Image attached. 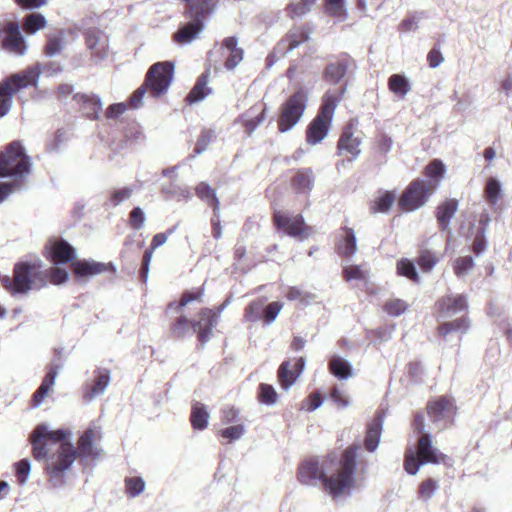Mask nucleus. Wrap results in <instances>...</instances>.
Segmentation results:
<instances>
[{
    "label": "nucleus",
    "mask_w": 512,
    "mask_h": 512,
    "mask_svg": "<svg viewBox=\"0 0 512 512\" xmlns=\"http://www.w3.org/2000/svg\"><path fill=\"white\" fill-rule=\"evenodd\" d=\"M111 381V372L106 368H97L94 379L86 381L82 387V396L85 402H91L105 393Z\"/></svg>",
    "instance_id": "nucleus-12"
},
{
    "label": "nucleus",
    "mask_w": 512,
    "mask_h": 512,
    "mask_svg": "<svg viewBox=\"0 0 512 512\" xmlns=\"http://www.w3.org/2000/svg\"><path fill=\"white\" fill-rule=\"evenodd\" d=\"M361 143H362V138L354 135V133L352 131V126H347L343 130V132L339 138L338 144H337L338 154L339 155L348 154V155H350L349 160L353 161V160L357 159V157L361 153V149H360Z\"/></svg>",
    "instance_id": "nucleus-19"
},
{
    "label": "nucleus",
    "mask_w": 512,
    "mask_h": 512,
    "mask_svg": "<svg viewBox=\"0 0 512 512\" xmlns=\"http://www.w3.org/2000/svg\"><path fill=\"white\" fill-rule=\"evenodd\" d=\"M438 308L444 315H455L467 308V300L464 295H449L437 302Z\"/></svg>",
    "instance_id": "nucleus-27"
},
{
    "label": "nucleus",
    "mask_w": 512,
    "mask_h": 512,
    "mask_svg": "<svg viewBox=\"0 0 512 512\" xmlns=\"http://www.w3.org/2000/svg\"><path fill=\"white\" fill-rule=\"evenodd\" d=\"M195 193L201 200L207 202L213 208V213L218 216L220 202L216 196L215 189L206 182H201L196 186Z\"/></svg>",
    "instance_id": "nucleus-35"
},
{
    "label": "nucleus",
    "mask_w": 512,
    "mask_h": 512,
    "mask_svg": "<svg viewBox=\"0 0 512 512\" xmlns=\"http://www.w3.org/2000/svg\"><path fill=\"white\" fill-rule=\"evenodd\" d=\"M474 267V260L471 256H464L456 259L454 272L458 277L466 276Z\"/></svg>",
    "instance_id": "nucleus-50"
},
{
    "label": "nucleus",
    "mask_w": 512,
    "mask_h": 512,
    "mask_svg": "<svg viewBox=\"0 0 512 512\" xmlns=\"http://www.w3.org/2000/svg\"><path fill=\"white\" fill-rule=\"evenodd\" d=\"M395 201V195L392 192H385L380 195L374 202L373 212H387Z\"/></svg>",
    "instance_id": "nucleus-49"
},
{
    "label": "nucleus",
    "mask_w": 512,
    "mask_h": 512,
    "mask_svg": "<svg viewBox=\"0 0 512 512\" xmlns=\"http://www.w3.org/2000/svg\"><path fill=\"white\" fill-rule=\"evenodd\" d=\"M174 65L172 62H158L153 64L146 75V80L130 97L129 105L133 109L143 106V98L147 88L154 97L165 93L173 78Z\"/></svg>",
    "instance_id": "nucleus-5"
},
{
    "label": "nucleus",
    "mask_w": 512,
    "mask_h": 512,
    "mask_svg": "<svg viewBox=\"0 0 512 512\" xmlns=\"http://www.w3.org/2000/svg\"><path fill=\"white\" fill-rule=\"evenodd\" d=\"M457 210L458 201L456 199H448L437 207L436 219L442 231L448 230L450 220L454 217Z\"/></svg>",
    "instance_id": "nucleus-28"
},
{
    "label": "nucleus",
    "mask_w": 512,
    "mask_h": 512,
    "mask_svg": "<svg viewBox=\"0 0 512 512\" xmlns=\"http://www.w3.org/2000/svg\"><path fill=\"white\" fill-rule=\"evenodd\" d=\"M208 73L201 74L192 90L187 95V102L193 104L202 101L206 96L211 93V89L208 87Z\"/></svg>",
    "instance_id": "nucleus-33"
},
{
    "label": "nucleus",
    "mask_w": 512,
    "mask_h": 512,
    "mask_svg": "<svg viewBox=\"0 0 512 512\" xmlns=\"http://www.w3.org/2000/svg\"><path fill=\"white\" fill-rule=\"evenodd\" d=\"M314 184L311 169L299 170L293 178L292 185L298 193H308Z\"/></svg>",
    "instance_id": "nucleus-38"
},
{
    "label": "nucleus",
    "mask_w": 512,
    "mask_h": 512,
    "mask_svg": "<svg viewBox=\"0 0 512 512\" xmlns=\"http://www.w3.org/2000/svg\"><path fill=\"white\" fill-rule=\"evenodd\" d=\"M61 369H62V364H52L49 367V370L46 373V375L43 378L41 383L51 389L52 386L54 385L56 377Z\"/></svg>",
    "instance_id": "nucleus-63"
},
{
    "label": "nucleus",
    "mask_w": 512,
    "mask_h": 512,
    "mask_svg": "<svg viewBox=\"0 0 512 512\" xmlns=\"http://www.w3.org/2000/svg\"><path fill=\"white\" fill-rule=\"evenodd\" d=\"M283 308V304L281 302L275 301L269 303L266 307L264 306L263 310V320L266 325H271L279 315Z\"/></svg>",
    "instance_id": "nucleus-51"
},
{
    "label": "nucleus",
    "mask_w": 512,
    "mask_h": 512,
    "mask_svg": "<svg viewBox=\"0 0 512 512\" xmlns=\"http://www.w3.org/2000/svg\"><path fill=\"white\" fill-rule=\"evenodd\" d=\"M61 369H62V364H52L49 367V370L46 373V375L43 378L41 383L51 389L52 386L54 385L56 377Z\"/></svg>",
    "instance_id": "nucleus-64"
},
{
    "label": "nucleus",
    "mask_w": 512,
    "mask_h": 512,
    "mask_svg": "<svg viewBox=\"0 0 512 512\" xmlns=\"http://www.w3.org/2000/svg\"><path fill=\"white\" fill-rule=\"evenodd\" d=\"M62 71V66L57 62H49L46 64L37 63L32 67H28L27 69L16 73L20 76L21 82L26 84V88L30 86H36L39 80L40 75H44L46 77H53L59 74Z\"/></svg>",
    "instance_id": "nucleus-13"
},
{
    "label": "nucleus",
    "mask_w": 512,
    "mask_h": 512,
    "mask_svg": "<svg viewBox=\"0 0 512 512\" xmlns=\"http://www.w3.org/2000/svg\"><path fill=\"white\" fill-rule=\"evenodd\" d=\"M346 90L347 85H343L339 89H330L324 94L320 110L306 130L308 144L316 145L328 135L335 109L343 99Z\"/></svg>",
    "instance_id": "nucleus-4"
},
{
    "label": "nucleus",
    "mask_w": 512,
    "mask_h": 512,
    "mask_svg": "<svg viewBox=\"0 0 512 512\" xmlns=\"http://www.w3.org/2000/svg\"><path fill=\"white\" fill-rule=\"evenodd\" d=\"M129 222L130 225L136 230H140L143 228L145 223V214L140 207H135L131 211Z\"/></svg>",
    "instance_id": "nucleus-61"
},
{
    "label": "nucleus",
    "mask_w": 512,
    "mask_h": 512,
    "mask_svg": "<svg viewBox=\"0 0 512 512\" xmlns=\"http://www.w3.org/2000/svg\"><path fill=\"white\" fill-rule=\"evenodd\" d=\"M329 371L339 380H346L353 375L352 365L340 356H333L330 359Z\"/></svg>",
    "instance_id": "nucleus-34"
},
{
    "label": "nucleus",
    "mask_w": 512,
    "mask_h": 512,
    "mask_svg": "<svg viewBox=\"0 0 512 512\" xmlns=\"http://www.w3.org/2000/svg\"><path fill=\"white\" fill-rule=\"evenodd\" d=\"M134 192L132 187H123L116 189L111 193L110 203L112 206L117 207L126 200H128Z\"/></svg>",
    "instance_id": "nucleus-55"
},
{
    "label": "nucleus",
    "mask_w": 512,
    "mask_h": 512,
    "mask_svg": "<svg viewBox=\"0 0 512 512\" xmlns=\"http://www.w3.org/2000/svg\"><path fill=\"white\" fill-rule=\"evenodd\" d=\"M484 192L487 202L495 205L502 196L501 183L496 178L490 177L487 180Z\"/></svg>",
    "instance_id": "nucleus-42"
},
{
    "label": "nucleus",
    "mask_w": 512,
    "mask_h": 512,
    "mask_svg": "<svg viewBox=\"0 0 512 512\" xmlns=\"http://www.w3.org/2000/svg\"><path fill=\"white\" fill-rule=\"evenodd\" d=\"M1 284L12 295L26 294L32 289H41L46 285L40 262H20L14 267L12 278L4 276Z\"/></svg>",
    "instance_id": "nucleus-6"
},
{
    "label": "nucleus",
    "mask_w": 512,
    "mask_h": 512,
    "mask_svg": "<svg viewBox=\"0 0 512 512\" xmlns=\"http://www.w3.org/2000/svg\"><path fill=\"white\" fill-rule=\"evenodd\" d=\"M307 93L300 89L294 92L280 107L278 130L288 132L301 120L307 107Z\"/></svg>",
    "instance_id": "nucleus-8"
},
{
    "label": "nucleus",
    "mask_w": 512,
    "mask_h": 512,
    "mask_svg": "<svg viewBox=\"0 0 512 512\" xmlns=\"http://www.w3.org/2000/svg\"><path fill=\"white\" fill-rule=\"evenodd\" d=\"M48 258L54 264L71 262L75 258L74 248L63 239H53L46 246Z\"/></svg>",
    "instance_id": "nucleus-18"
},
{
    "label": "nucleus",
    "mask_w": 512,
    "mask_h": 512,
    "mask_svg": "<svg viewBox=\"0 0 512 512\" xmlns=\"http://www.w3.org/2000/svg\"><path fill=\"white\" fill-rule=\"evenodd\" d=\"M259 390V398L262 403L274 405L277 402V393L272 385L262 383Z\"/></svg>",
    "instance_id": "nucleus-53"
},
{
    "label": "nucleus",
    "mask_w": 512,
    "mask_h": 512,
    "mask_svg": "<svg viewBox=\"0 0 512 512\" xmlns=\"http://www.w3.org/2000/svg\"><path fill=\"white\" fill-rule=\"evenodd\" d=\"M125 489L129 497L139 496L145 489V481L141 477H128L125 479Z\"/></svg>",
    "instance_id": "nucleus-46"
},
{
    "label": "nucleus",
    "mask_w": 512,
    "mask_h": 512,
    "mask_svg": "<svg viewBox=\"0 0 512 512\" xmlns=\"http://www.w3.org/2000/svg\"><path fill=\"white\" fill-rule=\"evenodd\" d=\"M397 273L398 275L404 276L408 278L409 280L419 283L420 277L418 275V272L416 270V267L412 261L406 258H402L397 262Z\"/></svg>",
    "instance_id": "nucleus-41"
},
{
    "label": "nucleus",
    "mask_w": 512,
    "mask_h": 512,
    "mask_svg": "<svg viewBox=\"0 0 512 512\" xmlns=\"http://www.w3.org/2000/svg\"><path fill=\"white\" fill-rule=\"evenodd\" d=\"M383 421V415L379 413L368 426L365 436V448L369 452H374L379 445Z\"/></svg>",
    "instance_id": "nucleus-29"
},
{
    "label": "nucleus",
    "mask_w": 512,
    "mask_h": 512,
    "mask_svg": "<svg viewBox=\"0 0 512 512\" xmlns=\"http://www.w3.org/2000/svg\"><path fill=\"white\" fill-rule=\"evenodd\" d=\"M16 466V476L17 480L20 485L26 484L30 470H31V464L28 459H22L19 462L15 464Z\"/></svg>",
    "instance_id": "nucleus-57"
},
{
    "label": "nucleus",
    "mask_w": 512,
    "mask_h": 512,
    "mask_svg": "<svg viewBox=\"0 0 512 512\" xmlns=\"http://www.w3.org/2000/svg\"><path fill=\"white\" fill-rule=\"evenodd\" d=\"M70 432L65 429L50 430L46 424L38 425L32 432L30 439L33 448V456L37 460L49 458L47 441L67 442Z\"/></svg>",
    "instance_id": "nucleus-9"
},
{
    "label": "nucleus",
    "mask_w": 512,
    "mask_h": 512,
    "mask_svg": "<svg viewBox=\"0 0 512 512\" xmlns=\"http://www.w3.org/2000/svg\"><path fill=\"white\" fill-rule=\"evenodd\" d=\"M30 168V158L19 141H13L0 153V177L22 179L29 174Z\"/></svg>",
    "instance_id": "nucleus-7"
},
{
    "label": "nucleus",
    "mask_w": 512,
    "mask_h": 512,
    "mask_svg": "<svg viewBox=\"0 0 512 512\" xmlns=\"http://www.w3.org/2000/svg\"><path fill=\"white\" fill-rule=\"evenodd\" d=\"M4 47L16 55H24L27 46L17 23H9L7 35L4 40Z\"/></svg>",
    "instance_id": "nucleus-23"
},
{
    "label": "nucleus",
    "mask_w": 512,
    "mask_h": 512,
    "mask_svg": "<svg viewBox=\"0 0 512 512\" xmlns=\"http://www.w3.org/2000/svg\"><path fill=\"white\" fill-rule=\"evenodd\" d=\"M73 270L77 277H91L106 271V265L93 260H78L73 263Z\"/></svg>",
    "instance_id": "nucleus-31"
},
{
    "label": "nucleus",
    "mask_w": 512,
    "mask_h": 512,
    "mask_svg": "<svg viewBox=\"0 0 512 512\" xmlns=\"http://www.w3.org/2000/svg\"><path fill=\"white\" fill-rule=\"evenodd\" d=\"M190 419L194 429H205L208 425L209 419V412L207 406L202 403L195 402L192 406Z\"/></svg>",
    "instance_id": "nucleus-36"
},
{
    "label": "nucleus",
    "mask_w": 512,
    "mask_h": 512,
    "mask_svg": "<svg viewBox=\"0 0 512 512\" xmlns=\"http://www.w3.org/2000/svg\"><path fill=\"white\" fill-rule=\"evenodd\" d=\"M368 275V270L365 265H352L346 264L343 266V276L346 281L365 280Z\"/></svg>",
    "instance_id": "nucleus-43"
},
{
    "label": "nucleus",
    "mask_w": 512,
    "mask_h": 512,
    "mask_svg": "<svg viewBox=\"0 0 512 512\" xmlns=\"http://www.w3.org/2000/svg\"><path fill=\"white\" fill-rule=\"evenodd\" d=\"M21 81L19 75L13 74L0 82V117L6 115L11 109L13 95L26 88V84Z\"/></svg>",
    "instance_id": "nucleus-15"
},
{
    "label": "nucleus",
    "mask_w": 512,
    "mask_h": 512,
    "mask_svg": "<svg viewBox=\"0 0 512 512\" xmlns=\"http://www.w3.org/2000/svg\"><path fill=\"white\" fill-rule=\"evenodd\" d=\"M217 322V314L213 310L208 308L201 310L199 320L192 322V329L198 334L200 342L206 343L209 341Z\"/></svg>",
    "instance_id": "nucleus-17"
},
{
    "label": "nucleus",
    "mask_w": 512,
    "mask_h": 512,
    "mask_svg": "<svg viewBox=\"0 0 512 512\" xmlns=\"http://www.w3.org/2000/svg\"><path fill=\"white\" fill-rule=\"evenodd\" d=\"M454 410L452 399L445 396H440L427 404L428 416L439 431L446 428L452 421Z\"/></svg>",
    "instance_id": "nucleus-11"
},
{
    "label": "nucleus",
    "mask_w": 512,
    "mask_h": 512,
    "mask_svg": "<svg viewBox=\"0 0 512 512\" xmlns=\"http://www.w3.org/2000/svg\"><path fill=\"white\" fill-rule=\"evenodd\" d=\"M444 172L445 166L442 161L435 159L430 162L425 168V175L431 180L427 185L430 186L432 184L435 188L436 184H433L432 181H439L443 177Z\"/></svg>",
    "instance_id": "nucleus-45"
},
{
    "label": "nucleus",
    "mask_w": 512,
    "mask_h": 512,
    "mask_svg": "<svg viewBox=\"0 0 512 512\" xmlns=\"http://www.w3.org/2000/svg\"><path fill=\"white\" fill-rule=\"evenodd\" d=\"M265 117V109L257 106L251 107L241 116V119L243 120L246 128V132L249 136L265 120Z\"/></svg>",
    "instance_id": "nucleus-32"
},
{
    "label": "nucleus",
    "mask_w": 512,
    "mask_h": 512,
    "mask_svg": "<svg viewBox=\"0 0 512 512\" xmlns=\"http://www.w3.org/2000/svg\"><path fill=\"white\" fill-rule=\"evenodd\" d=\"M47 24L46 18L40 13L28 14L23 22V29L28 34H35Z\"/></svg>",
    "instance_id": "nucleus-40"
},
{
    "label": "nucleus",
    "mask_w": 512,
    "mask_h": 512,
    "mask_svg": "<svg viewBox=\"0 0 512 512\" xmlns=\"http://www.w3.org/2000/svg\"><path fill=\"white\" fill-rule=\"evenodd\" d=\"M274 220L277 227L284 229L291 237L305 238L309 234V227L305 225L301 215L288 216L281 212H275Z\"/></svg>",
    "instance_id": "nucleus-14"
},
{
    "label": "nucleus",
    "mask_w": 512,
    "mask_h": 512,
    "mask_svg": "<svg viewBox=\"0 0 512 512\" xmlns=\"http://www.w3.org/2000/svg\"><path fill=\"white\" fill-rule=\"evenodd\" d=\"M352 64V58L347 55L340 56L335 62H331L326 66L324 79L334 85L340 83Z\"/></svg>",
    "instance_id": "nucleus-20"
},
{
    "label": "nucleus",
    "mask_w": 512,
    "mask_h": 512,
    "mask_svg": "<svg viewBox=\"0 0 512 512\" xmlns=\"http://www.w3.org/2000/svg\"><path fill=\"white\" fill-rule=\"evenodd\" d=\"M414 428L420 434L421 438L418 440L417 451L408 449L405 453L404 468L410 475H415L419 468L428 463L439 464L445 462L447 456L440 453L437 448L433 447L431 435L424 431V417L422 414H417L414 419Z\"/></svg>",
    "instance_id": "nucleus-3"
},
{
    "label": "nucleus",
    "mask_w": 512,
    "mask_h": 512,
    "mask_svg": "<svg viewBox=\"0 0 512 512\" xmlns=\"http://www.w3.org/2000/svg\"><path fill=\"white\" fill-rule=\"evenodd\" d=\"M343 236L336 245L337 253L343 258H351L357 252L356 234L352 228L343 227Z\"/></svg>",
    "instance_id": "nucleus-26"
},
{
    "label": "nucleus",
    "mask_w": 512,
    "mask_h": 512,
    "mask_svg": "<svg viewBox=\"0 0 512 512\" xmlns=\"http://www.w3.org/2000/svg\"><path fill=\"white\" fill-rule=\"evenodd\" d=\"M438 257L430 250H421L417 263L424 272H429L437 264Z\"/></svg>",
    "instance_id": "nucleus-47"
},
{
    "label": "nucleus",
    "mask_w": 512,
    "mask_h": 512,
    "mask_svg": "<svg viewBox=\"0 0 512 512\" xmlns=\"http://www.w3.org/2000/svg\"><path fill=\"white\" fill-rule=\"evenodd\" d=\"M357 447H348L342 455L336 473L327 476L317 457L304 460L297 472L298 481L305 486L315 487L322 483L325 490L333 497L341 496L354 485L356 472Z\"/></svg>",
    "instance_id": "nucleus-1"
},
{
    "label": "nucleus",
    "mask_w": 512,
    "mask_h": 512,
    "mask_svg": "<svg viewBox=\"0 0 512 512\" xmlns=\"http://www.w3.org/2000/svg\"><path fill=\"white\" fill-rule=\"evenodd\" d=\"M78 102L82 103L83 111L90 119H98L103 108L101 99L96 95L76 94L74 96Z\"/></svg>",
    "instance_id": "nucleus-30"
},
{
    "label": "nucleus",
    "mask_w": 512,
    "mask_h": 512,
    "mask_svg": "<svg viewBox=\"0 0 512 512\" xmlns=\"http://www.w3.org/2000/svg\"><path fill=\"white\" fill-rule=\"evenodd\" d=\"M309 40V32L301 27H293L291 28L286 36L280 41L277 46V49L283 54H287L290 51L297 48L304 42Z\"/></svg>",
    "instance_id": "nucleus-24"
},
{
    "label": "nucleus",
    "mask_w": 512,
    "mask_h": 512,
    "mask_svg": "<svg viewBox=\"0 0 512 512\" xmlns=\"http://www.w3.org/2000/svg\"><path fill=\"white\" fill-rule=\"evenodd\" d=\"M215 138V131L211 129L203 130L201 135L199 136L194 153L199 155L207 150L208 146L211 144L213 139Z\"/></svg>",
    "instance_id": "nucleus-52"
},
{
    "label": "nucleus",
    "mask_w": 512,
    "mask_h": 512,
    "mask_svg": "<svg viewBox=\"0 0 512 512\" xmlns=\"http://www.w3.org/2000/svg\"><path fill=\"white\" fill-rule=\"evenodd\" d=\"M438 482L432 478L423 481L419 489V498L429 500L438 490Z\"/></svg>",
    "instance_id": "nucleus-56"
},
{
    "label": "nucleus",
    "mask_w": 512,
    "mask_h": 512,
    "mask_svg": "<svg viewBox=\"0 0 512 512\" xmlns=\"http://www.w3.org/2000/svg\"><path fill=\"white\" fill-rule=\"evenodd\" d=\"M388 88L392 93L403 99L411 90V84L406 76L393 74L388 79Z\"/></svg>",
    "instance_id": "nucleus-37"
},
{
    "label": "nucleus",
    "mask_w": 512,
    "mask_h": 512,
    "mask_svg": "<svg viewBox=\"0 0 512 512\" xmlns=\"http://www.w3.org/2000/svg\"><path fill=\"white\" fill-rule=\"evenodd\" d=\"M205 24H199L190 20L185 25H182L173 35L175 42L181 45L192 43L198 38L199 34L204 30Z\"/></svg>",
    "instance_id": "nucleus-25"
},
{
    "label": "nucleus",
    "mask_w": 512,
    "mask_h": 512,
    "mask_svg": "<svg viewBox=\"0 0 512 512\" xmlns=\"http://www.w3.org/2000/svg\"><path fill=\"white\" fill-rule=\"evenodd\" d=\"M63 49V41L59 36H51L45 46V53L49 57L59 55Z\"/></svg>",
    "instance_id": "nucleus-60"
},
{
    "label": "nucleus",
    "mask_w": 512,
    "mask_h": 512,
    "mask_svg": "<svg viewBox=\"0 0 512 512\" xmlns=\"http://www.w3.org/2000/svg\"><path fill=\"white\" fill-rule=\"evenodd\" d=\"M190 328H192V322H190L186 317L181 316L176 319L171 328V332L175 337L182 338L189 333Z\"/></svg>",
    "instance_id": "nucleus-54"
},
{
    "label": "nucleus",
    "mask_w": 512,
    "mask_h": 512,
    "mask_svg": "<svg viewBox=\"0 0 512 512\" xmlns=\"http://www.w3.org/2000/svg\"><path fill=\"white\" fill-rule=\"evenodd\" d=\"M306 360L304 357L296 359L295 371L290 370V361H284L278 370L279 382L285 390H288L300 376L305 368Z\"/></svg>",
    "instance_id": "nucleus-21"
},
{
    "label": "nucleus",
    "mask_w": 512,
    "mask_h": 512,
    "mask_svg": "<svg viewBox=\"0 0 512 512\" xmlns=\"http://www.w3.org/2000/svg\"><path fill=\"white\" fill-rule=\"evenodd\" d=\"M245 431V426L243 424H239L222 429L220 431V435L230 441H235L240 439L245 434Z\"/></svg>",
    "instance_id": "nucleus-58"
},
{
    "label": "nucleus",
    "mask_w": 512,
    "mask_h": 512,
    "mask_svg": "<svg viewBox=\"0 0 512 512\" xmlns=\"http://www.w3.org/2000/svg\"><path fill=\"white\" fill-rule=\"evenodd\" d=\"M102 438L101 429L93 426L86 429L79 437L78 450L71 442L60 443L56 452L47 459L45 471L48 482L53 488H60L66 483L67 472L71 469L78 455L83 459H98L102 450L97 442Z\"/></svg>",
    "instance_id": "nucleus-2"
},
{
    "label": "nucleus",
    "mask_w": 512,
    "mask_h": 512,
    "mask_svg": "<svg viewBox=\"0 0 512 512\" xmlns=\"http://www.w3.org/2000/svg\"><path fill=\"white\" fill-rule=\"evenodd\" d=\"M434 187L424 180H415L406 188L399 200V207L403 211H414L425 204Z\"/></svg>",
    "instance_id": "nucleus-10"
},
{
    "label": "nucleus",
    "mask_w": 512,
    "mask_h": 512,
    "mask_svg": "<svg viewBox=\"0 0 512 512\" xmlns=\"http://www.w3.org/2000/svg\"><path fill=\"white\" fill-rule=\"evenodd\" d=\"M469 328V321L465 317L457 318L450 322H445L439 327L440 334L445 340H448V336L452 333H465Z\"/></svg>",
    "instance_id": "nucleus-39"
},
{
    "label": "nucleus",
    "mask_w": 512,
    "mask_h": 512,
    "mask_svg": "<svg viewBox=\"0 0 512 512\" xmlns=\"http://www.w3.org/2000/svg\"><path fill=\"white\" fill-rule=\"evenodd\" d=\"M315 2L316 0H299L295 3L292 2L288 5V10L293 18L301 17L311 11Z\"/></svg>",
    "instance_id": "nucleus-48"
},
{
    "label": "nucleus",
    "mask_w": 512,
    "mask_h": 512,
    "mask_svg": "<svg viewBox=\"0 0 512 512\" xmlns=\"http://www.w3.org/2000/svg\"><path fill=\"white\" fill-rule=\"evenodd\" d=\"M243 49L230 51L225 61V68L228 70L234 69L243 60Z\"/></svg>",
    "instance_id": "nucleus-62"
},
{
    "label": "nucleus",
    "mask_w": 512,
    "mask_h": 512,
    "mask_svg": "<svg viewBox=\"0 0 512 512\" xmlns=\"http://www.w3.org/2000/svg\"><path fill=\"white\" fill-rule=\"evenodd\" d=\"M264 300L252 301L245 309L244 319L248 322H257L263 317Z\"/></svg>",
    "instance_id": "nucleus-44"
},
{
    "label": "nucleus",
    "mask_w": 512,
    "mask_h": 512,
    "mask_svg": "<svg viewBox=\"0 0 512 512\" xmlns=\"http://www.w3.org/2000/svg\"><path fill=\"white\" fill-rule=\"evenodd\" d=\"M86 44L89 50L92 52V56L100 61L106 58L107 40L104 38L103 33L98 29H88L85 32Z\"/></svg>",
    "instance_id": "nucleus-22"
},
{
    "label": "nucleus",
    "mask_w": 512,
    "mask_h": 512,
    "mask_svg": "<svg viewBox=\"0 0 512 512\" xmlns=\"http://www.w3.org/2000/svg\"><path fill=\"white\" fill-rule=\"evenodd\" d=\"M407 308L408 305L401 299H393L385 304V310L391 316H399L404 313Z\"/></svg>",
    "instance_id": "nucleus-59"
},
{
    "label": "nucleus",
    "mask_w": 512,
    "mask_h": 512,
    "mask_svg": "<svg viewBox=\"0 0 512 512\" xmlns=\"http://www.w3.org/2000/svg\"><path fill=\"white\" fill-rule=\"evenodd\" d=\"M185 17L199 24H205V21L214 13L216 0H190L185 2Z\"/></svg>",
    "instance_id": "nucleus-16"
}]
</instances>
